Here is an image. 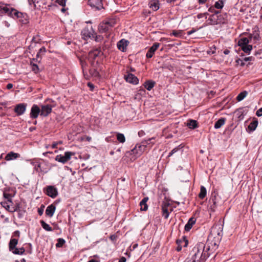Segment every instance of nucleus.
<instances>
[{
  "label": "nucleus",
  "mask_w": 262,
  "mask_h": 262,
  "mask_svg": "<svg viewBox=\"0 0 262 262\" xmlns=\"http://www.w3.org/2000/svg\"><path fill=\"white\" fill-rule=\"evenodd\" d=\"M209 247H206L203 243L197 244L192 249L191 260L193 262H205L209 256Z\"/></svg>",
  "instance_id": "1"
},
{
  "label": "nucleus",
  "mask_w": 262,
  "mask_h": 262,
  "mask_svg": "<svg viewBox=\"0 0 262 262\" xmlns=\"http://www.w3.org/2000/svg\"><path fill=\"white\" fill-rule=\"evenodd\" d=\"M154 139V137L148 138L147 140H144L142 141L139 144H137L136 146L137 149H138V150H139V154H142L143 152L145 150L148 145H149L150 144H151L152 145L154 144L155 143L152 141Z\"/></svg>",
  "instance_id": "2"
},
{
  "label": "nucleus",
  "mask_w": 262,
  "mask_h": 262,
  "mask_svg": "<svg viewBox=\"0 0 262 262\" xmlns=\"http://www.w3.org/2000/svg\"><path fill=\"white\" fill-rule=\"evenodd\" d=\"M43 191L47 195L52 198H55L58 195L57 189L53 186H47L43 189Z\"/></svg>",
  "instance_id": "3"
},
{
  "label": "nucleus",
  "mask_w": 262,
  "mask_h": 262,
  "mask_svg": "<svg viewBox=\"0 0 262 262\" xmlns=\"http://www.w3.org/2000/svg\"><path fill=\"white\" fill-rule=\"evenodd\" d=\"M113 26V21H107L101 23L98 26V30L100 33L107 32Z\"/></svg>",
  "instance_id": "4"
},
{
  "label": "nucleus",
  "mask_w": 262,
  "mask_h": 262,
  "mask_svg": "<svg viewBox=\"0 0 262 262\" xmlns=\"http://www.w3.org/2000/svg\"><path fill=\"white\" fill-rule=\"evenodd\" d=\"M88 5L94 10L103 9L102 0H89Z\"/></svg>",
  "instance_id": "5"
},
{
  "label": "nucleus",
  "mask_w": 262,
  "mask_h": 262,
  "mask_svg": "<svg viewBox=\"0 0 262 262\" xmlns=\"http://www.w3.org/2000/svg\"><path fill=\"white\" fill-rule=\"evenodd\" d=\"M81 35L85 40L88 38H92V37L94 36L95 31L92 27H90V28L86 27L82 30Z\"/></svg>",
  "instance_id": "6"
},
{
  "label": "nucleus",
  "mask_w": 262,
  "mask_h": 262,
  "mask_svg": "<svg viewBox=\"0 0 262 262\" xmlns=\"http://www.w3.org/2000/svg\"><path fill=\"white\" fill-rule=\"evenodd\" d=\"M210 233L214 237L216 235L221 236L223 234V225L217 224L213 226L211 229Z\"/></svg>",
  "instance_id": "7"
},
{
  "label": "nucleus",
  "mask_w": 262,
  "mask_h": 262,
  "mask_svg": "<svg viewBox=\"0 0 262 262\" xmlns=\"http://www.w3.org/2000/svg\"><path fill=\"white\" fill-rule=\"evenodd\" d=\"M27 104L19 103L17 104L14 109V112L16 113L17 116H20L24 114L26 110Z\"/></svg>",
  "instance_id": "8"
},
{
  "label": "nucleus",
  "mask_w": 262,
  "mask_h": 262,
  "mask_svg": "<svg viewBox=\"0 0 262 262\" xmlns=\"http://www.w3.org/2000/svg\"><path fill=\"white\" fill-rule=\"evenodd\" d=\"M40 115V108L36 104H33L31 107L30 116L32 119H36Z\"/></svg>",
  "instance_id": "9"
},
{
  "label": "nucleus",
  "mask_w": 262,
  "mask_h": 262,
  "mask_svg": "<svg viewBox=\"0 0 262 262\" xmlns=\"http://www.w3.org/2000/svg\"><path fill=\"white\" fill-rule=\"evenodd\" d=\"M52 112V106L50 104L42 105L40 108V116L47 117Z\"/></svg>",
  "instance_id": "10"
},
{
  "label": "nucleus",
  "mask_w": 262,
  "mask_h": 262,
  "mask_svg": "<svg viewBox=\"0 0 262 262\" xmlns=\"http://www.w3.org/2000/svg\"><path fill=\"white\" fill-rule=\"evenodd\" d=\"M125 79L127 82L133 84H137L139 83L138 78L132 73H129L125 75Z\"/></svg>",
  "instance_id": "11"
},
{
  "label": "nucleus",
  "mask_w": 262,
  "mask_h": 262,
  "mask_svg": "<svg viewBox=\"0 0 262 262\" xmlns=\"http://www.w3.org/2000/svg\"><path fill=\"white\" fill-rule=\"evenodd\" d=\"M188 244V240L186 237H183L182 239H178L177 241V247L176 250L178 251H180L182 250V247H187Z\"/></svg>",
  "instance_id": "12"
},
{
  "label": "nucleus",
  "mask_w": 262,
  "mask_h": 262,
  "mask_svg": "<svg viewBox=\"0 0 262 262\" xmlns=\"http://www.w3.org/2000/svg\"><path fill=\"white\" fill-rule=\"evenodd\" d=\"M160 43L158 42H155L153 44V45L149 49L148 51H147L146 57L148 58H151L155 51L157 50V49L159 47Z\"/></svg>",
  "instance_id": "13"
},
{
  "label": "nucleus",
  "mask_w": 262,
  "mask_h": 262,
  "mask_svg": "<svg viewBox=\"0 0 262 262\" xmlns=\"http://www.w3.org/2000/svg\"><path fill=\"white\" fill-rule=\"evenodd\" d=\"M129 42L125 39H122L117 43V47L119 50L122 52H124L126 50V47L128 46Z\"/></svg>",
  "instance_id": "14"
},
{
  "label": "nucleus",
  "mask_w": 262,
  "mask_h": 262,
  "mask_svg": "<svg viewBox=\"0 0 262 262\" xmlns=\"http://www.w3.org/2000/svg\"><path fill=\"white\" fill-rule=\"evenodd\" d=\"M139 150H138V149H137L136 146H135V147L133 149L127 152L126 154L129 155H133L132 157L130 158V160L132 161H134L138 157H139L142 155V154H139Z\"/></svg>",
  "instance_id": "15"
},
{
  "label": "nucleus",
  "mask_w": 262,
  "mask_h": 262,
  "mask_svg": "<svg viewBox=\"0 0 262 262\" xmlns=\"http://www.w3.org/2000/svg\"><path fill=\"white\" fill-rule=\"evenodd\" d=\"M208 21H209L208 24L211 25L219 24L217 12H215L214 14L211 15L209 16Z\"/></svg>",
  "instance_id": "16"
},
{
  "label": "nucleus",
  "mask_w": 262,
  "mask_h": 262,
  "mask_svg": "<svg viewBox=\"0 0 262 262\" xmlns=\"http://www.w3.org/2000/svg\"><path fill=\"white\" fill-rule=\"evenodd\" d=\"M20 155L13 151L9 152L5 157V159L6 161H9L16 159L20 157Z\"/></svg>",
  "instance_id": "17"
},
{
  "label": "nucleus",
  "mask_w": 262,
  "mask_h": 262,
  "mask_svg": "<svg viewBox=\"0 0 262 262\" xmlns=\"http://www.w3.org/2000/svg\"><path fill=\"white\" fill-rule=\"evenodd\" d=\"M218 15V21L220 24H225L228 20V15L226 13H220L217 12Z\"/></svg>",
  "instance_id": "18"
},
{
  "label": "nucleus",
  "mask_w": 262,
  "mask_h": 262,
  "mask_svg": "<svg viewBox=\"0 0 262 262\" xmlns=\"http://www.w3.org/2000/svg\"><path fill=\"white\" fill-rule=\"evenodd\" d=\"M196 219L191 217L188 220L187 223L185 226V230L186 231H189L192 228V226L195 223Z\"/></svg>",
  "instance_id": "19"
},
{
  "label": "nucleus",
  "mask_w": 262,
  "mask_h": 262,
  "mask_svg": "<svg viewBox=\"0 0 262 262\" xmlns=\"http://www.w3.org/2000/svg\"><path fill=\"white\" fill-rule=\"evenodd\" d=\"M55 206L53 204H51L47 207L46 210V214L49 217H52L55 212Z\"/></svg>",
  "instance_id": "20"
},
{
  "label": "nucleus",
  "mask_w": 262,
  "mask_h": 262,
  "mask_svg": "<svg viewBox=\"0 0 262 262\" xmlns=\"http://www.w3.org/2000/svg\"><path fill=\"white\" fill-rule=\"evenodd\" d=\"M148 200V197L144 198L142 201L140 203V206L141 207V210L142 211H146L148 209V205L147 204V202Z\"/></svg>",
  "instance_id": "21"
},
{
  "label": "nucleus",
  "mask_w": 262,
  "mask_h": 262,
  "mask_svg": "<svg viewBox=\"0 0 262 262\" xmlns=\"http://www.w3.org/2000/svg\"><path fill=\"white\" fill-rule=\"evenodd\" d=\"M226 118H220L214 124V128L215 129H219L221 128L223 125L225 124L226 122Z\"/></svg>",
  "instance_id": "22"
},
{
  "label": "nucleus",
  "mask_w": 262,
  "mask_h": 262,
  "mask_svg": "<svg viewBox=\"0 0 262 262\" xmlns=\"http://www.w3.org/2000/svg\"><path fill=\"white\" fill-rule=\"evenodd\" d=\"M9 15L12 17L19 18L21 17L23 13L18 12L13 8H12Z\"/></svg>",
  "instance_id": "23"
},
{
  "label": "nucleus",
  "mask_w": 262,
  "mask_h": 262,
  "mask_svg": "<svg viewBox=\"0 0 262 262\" xmlns=\"http://www.w3.org/2000/svg\"><path fill=\"white\" fill-rule=\"evenodd\" d=\"M17 244H18V240L17 239H15V238L11 239V240L9 242V244L10 250L12 251L13 249L16 248V246L17 245Z\"/></svg>",
  "instance_id": "24"
},
{
  "label": "nucleus",
  "mask_w": 262,
  "mask_h": 262,
  "mask_svg": "<svg viewBox=\"0 0 262 262\" xmlns=\"http://www.w3.org/2000/svg\"><path fill=\"white\" fill-rule=\"evenodd\" d=\"M155 82L152 80H148L145 82L144 87L148 90L150 91L154 86Z\"/></svg>",
  "instance_id": "25"
},
{
  "label": "nucleus",
  "mask_w": 262,
  "mask_h": 262,
  "mask_svg": "<svg viewBox=\"0 0 262 262\" xmlns=\"http://www.w3.org/2000/svg\"><path fill=\"white\" fill-rule=\"evenodd\" d=\"M248 43H249V40L246 37L242 38L241 39H240L238 40V46H240L241 48L244 46H246L248 45Z\"/></svg>",
  "instance_id": "26"
},
{
  "label": "nucleus",
  "mask_w": 262,
  "mask_h": 262,
  "mask_svg": "<svg viewBox=\"0 0 262 262\" xmlns=\"http://www.w3.org/2000/svg\"><path fill=\"white\" fill-rule=\"evenodd\" d=\"M150 8L154 11H156L159 9L158 1L154 0L150 3Z\"/></svg>",
  "instance_id": "27"
},
{
  "label": "nucleus",
  "mask_w": 262,
  "mask_h": 262,
  "mask_svg": "<svg viewBox=\"0 0 262 262\" xmlns=\"http://www.w3.org/2000/svg\"><path fill=\"white\" fill-rule=\"evenodd\" d=\"M226 0H219L214 4V8L218 9H222L224 7Z\"/></svg>",
  "instance_id": "28"
},
{
  "label": "nucleus",
  "mask_w": 262,
  "mask_h": 262,
  "mask_svg": "<svg viewBox=\"0 0 262 262\" xmlns=\"http://www.w3.org/2000/svg\"><path fill=\"white\" fill-rule=\"evenodd\" d=\"M206 193L207 191L205 187L203 186H201L200 189V192L199 194V197L201 199H203L206 195Z\"/></svg>",
  "instance_id": "29"
},
{
  "label": "nucleus",
  "mask_w": 262,
  "mask_h": 262,
  "mask_svg": "<svg viewBox=\"0 0 262 262\" xmlns=\"http://www.w3.org/2000/svg\"><path fill=\"white\" fill-rule=\"evenodd\" d=\"M257 125H258V121L256 120H254L249 124V125H248V128L250 130L253 131L256 129Z\"/></svg>",
  "instance_id": "30"
},
{
  "label": "nucleus",
  "mask_w": 262,
  "mask_h": 262,
  "mask_svg": "<svg viewBox=\"0 0 262 262\" xmlns=\"http://www.w3.org/2000/svg\"><path fill=\"white\" fill-rule=\"evenodd\" d=\"M11 251L14 254L22 255L25 253V249L23 247L19 249L16 248Z\"/></svg>",
  "instance_id": "31"
},
{
  "label": "nucleus",
  "mask_w": 262,
  "mask_h": 262,
  "mask_svg": "<svg viewBox=\"0 0 262 262\" xmlns=\"http://www.w3.org/2000/svg\"><path fill=\"white\" fill-rule=\"evenodd\" d=\"M187 126L191 129H194L197 127V122L194 120H190L187 123Z\"/></svg>",
  "instance_id": "32"
},
{
  "label": "nucleus",
  "mask_w": 262,
  "mask_h": 262,
  "mask_svg": "<svg viewBox=\"0 0 262 262\" xmlns=\"http://www.w3.org/2000/svg\"><path fill=\"white\" fill-rule=\"evenodd\" d=\"M40 224H41L42 227L46 231H52V228L49 225L47 224L45 221H41Z\"/></svg>",
  "instance_id": "33"
},
{
  "label": "nucleus",
  "mask_w": 262,
  "mask_h": 262,
  "mask_svg": "<svg viewBox=\"0 0 262 262\" xmlns=\"http://www.w3.org/2000/svg\"><path fill=\"white\" fill-rule=\"evenodd\" d=\"M55 160L62 163H66V152L62 156L61 155H57L55 158Z\"/></svg>",
  "instance_id": "34"
},
{
  "label": "nucleus",
  "mask_w": 262,
  "mask_h": 262,
  "mask_svg": "<svg viewBox=\"0 0 262 262\" xmlns=\"http://www.w3.org/2000/svg\"><path fill=\"white\" fill-rule=\"evenodd\" d=\"M247 95V93L246 91L242 92L237 95L236 99L238 101H241L246 97Z\"/></svg>",
  "instance_id": "35"
},
{
  "label": "nucleus",
  "mask_w": 262,
  "mask_h": 262,
  "mask_svg": "<svg viewBox=\"0 0 262 262\" xmlns=\"http://www.w3.org/2000/svg\"><path fill=\"white\" fill-rule=\"evenodd\" d=\"M182 148L183 146H182V145H179L177 147H176L169 153L168 157H171L172 155H173L176 152H178L180 149H182Z\"/></svg>",
  "instance_id": "36"
},
{
  "label": "nucleus",
  "mask_w": 262,
  "mask_h": 262,
  "mask_svg": "<svg viewBox=\"0 0 262 262\" xmlns=\"http://www.w3.org/2000/svg\"><path fill=\"white\" fill-rule=\"evenodd\" d=\"M241 49L245 53L249 54L252 49V45H248L243 47Z\"/></svg>",
  "instance_id": "37"
},
{
  "label": "nucleus",
  "mask_w": 262,
  "mask_h": 262,
  "mask_svg": "<svg viewBox=\"0 0 262 262\" xmlns=\"http://www.w3.org/2000/svg\"><path fill=\"white\" fill-rule=\"evenodd\" d=\"M117 139L118 141L122 143H123L125 141V138L124 135L121 133H118L117 135Z\"/></svg>",
  "instance_id": "38"
},
{
  "label": "nucleus",
  "mask_w": 262,
  "mask_h": 262,
  "mask_svg": "<svg viewBox=\"0 0 262 262\" xmlns=\"http://www.w3.org/2000/svg\"><path fill=\"white\" fill-rule=\"evenodd\" d=\"M12 8L10 7L7 5H4L1 7V9L6 13H7L8 15L9 14Z\"/></svg>",
  "instance_id": "39"
},
{
  "label": "nucleus",
  "mask_w": 262,
  "mask_h": 262,
  "mask_svg": "<svg viewBox=\"0 0 262 262\" xmlns=\"http://www.w3.org/2000/svg\"><path fill=\"white\" fill-rule=\"evenodd\" d=\"M163 216L165 219H167L169 216V212L167 209L165 207H162Z\"/></svg>",
  "instance_id": "40"
},
{
  "label": "nucleus",
  "mask_w": 262,
  "mask_h": 262,
  "mask_svg": "<svg viewBox=\"0 0 262 262\" xmlns=\"http://www.w3.org/2000/svg\"><path fill=\"white\" fill-rule=\"evenodd\" d=\"M98 52L97 51L90 52L89 54V58H95L98 56Z\"/></svg>",
  "instance_id": "41"
},
{
  "label": "nucleus",
  "mask_w": 262,
  "mask_h": 262,
  "mask_svg": "<svg viewBox=\"0 0 262 262\" xmlns=\"http://www.w3.org/2000/svg\"><path fill=\"white\" fill-rule=\"evenodd\" d=\"M7 201H3L1 203V205L5 208L7 210H11L9 205H8Z\"/></svg>",
  "instance_id": "42"
},
{
  "label": "nucleus",
  "mask_w": 262,
  "mask_h": 262,
  "mask_svg": "<svg viewBox=\"0 0 262 262\" xmlns=\"http://www.w3.org/2000/svg\"><path fill=\"white\" fill-rule=\"evenodd\" d=\"M65 243V241L63 238H58V242L56 244V247H62L64 244Z\"/></svg>",
  "instance_id": "43"
},
{
  "label": "nucleus",
  "mask_w": 262,
  "mask_h": 262,
  "mask_svg": "<svg viewBox=\"0 0 262 262\" xmlns=\"http://www.w3.org/2000/svg\"><path fill=\"white\" fill-rule=\"evenodd\" d=\"M3 196L5 198V199L7 200V202L12 203V198L11 195L9 193L4 192Z\"/></svg>",
  "instance_id": "44"
},
{
  "label": "nucleus",
  "mask_w": 262,
  "mask_h": 262,
  "mask_svg": "<svg viewBox=\"0 0 262 262\" xmlns=\"http://www.w3.org/2000/svg\"><path fill=\"white\" fill-rule=\"evenodd\" d=\"M73 132L72 133L73 135H76L77 134L79 133L80 132V129L78 127V126L74 125L73 128Z\"/></svg>",
  "instance_id": "45"
},
{
  "label": "nucleus",
  "mask_w": 262,
  "mask_h": 262,
  "mask_svg": "<svg viewBox=\"0 0 262 262\" xmlns=\"http://www.w3.org/2000/svg\"><path fill=\"white\" fill-rule=\"evenodd\" d=\"M69 80L70 82L74 83L75 81V78L74 75L72 73H69Z\"/></svg>",
  "instance_id": "46"
},
{
  "label": "nucleus",
  "mask_w": 262,
  "mask_h": 262,
  "mask_svg": "<svg viewBox=\"0 0 262 262\" xmlns=\"http://www.w3.org/2000/svg\"><path fill=\"white\" fill-rule=\"evenodd\" d=\"M94 36V37H92V38L95 39V40L97 42L101 41L103 39V37L102 36H101V35L97 36L95 32V35Z\"/></svg>",
  "instance_id": "47"
},
{
  "label": "nucleus",
  "mask_w": 262,
  "mask_h": 262,
  "mask_svg": "<svg viewBox=\"0 0 262 262\" xmlns=\"http://www.w3.org/2000/svg\"><path fill=\"white\" fill-rule=\"evenodd\" d=\"M208 15V14L207 12L203 13H199L197 15V17L198 19H201L203 17H204L205 19H206Z\"/></svg>",
  "instance_id": "48"
},
{
  "label": "nucleus",
  "mask_w": 262,
  "mask_h": 262,
  "mask_svg": "<svg viewBox=\"0 0 262 262\" xmlns=\"http://www.w3.org/2000/svg\"><path fill=\"white\" fill-rule=\"evenodd\" d=\"M20 206L19 204H17L14 207H12L10 212H14L18 211L19 209Z\"/></svg>",
  "instance_id": "49"
},
{
  "label": "nucleus",
  "mask_w": 262,
  "mask_h": 262,
  "mask_svg": "<svg viewBox=\"0 0 262 262\" xmlns=\"http://www.w3.org/2000/svg\"><path fill=\"white\" fill-rule=\"evenodd\" d=\"M32 70L35 73H37L39 71V68H38V66L35 63H33L32 64Z\"/></svg>",
  "instance_id": "50"
},
{
  "label": "nucleus",
  "mask_w": 262,
  "mask_h": 262,
  "mask_svg": "<svg viewBox=\"0 0 262 262\" xmlns=\"http://www.w3.org/2000/svg\"><path fill=\"white\" fill-rule=\"evenodd\" d=\"M170 35L176 37H179L181 35V32L179 31H173Z\"/></svg>",
  "instance_id": "51"
},
{
  "label": "nucleus",
  "mask_w": 262,
  "mask_h": 262,
  "mask_svg": "<svg viewBox=\"0 0 262 262\" xmlns=\"http://www.w3.org/2000/svg\"><path fill=\"white\" fill-rule=\"evenodd\" d=\"M45 208V205H41L40 208L38 209V213L40 215H41L43 214Z\"/></svg>",
  "instance_id": "52"
},
{
  "label": "nucleus",
  "mask_w": 262,
  "mask_h": 262,
  "mask_svg": "<svg viewBox=\"0 0 262 262\" xmlns=\"http://www.w3.org/2000/svg\"><path fill=\"white\" fill-rule=\"evenodd\" d=\"M216 50V48L213 46L212 48H210V49L207 51L208 54H213L215 53Z\"/></svg>",
  "instance_id": "53"
},
{
  "label": "nucleus",
  "mask_w": 262,
  "mask_h": 262,
  "mask_svg": "<svg viewBox=\"0 0 262 262\" xmlns=\"http://www.w3.org/2000/svg\"><path fill=\"white\" fill-rule=\"evenodd\" d=\"M56 2L61 6L66 5V0H56Z\"/></svg>",
  "instance_id": "54"
},
{
  "label": "nucleus",
  "mask_w": 262,
  "mask_h": 262,
  "mask_svg": "<svg viewBox=\"0 0 262 262\" xmlns=\"http://www.w3.org/2000/svg\"><path fill=\"white\" fill-rule=\"evenodd\" d=\"M88 86L90 88V91H91L92 92L94 91L95 85L93 83H92L91 82H88Z\"/></svg>",
  "instance_id": "55"
},
{
  "label": "nucleus",
  "mask_w": 262,
  "mask_h": 262,
  "mask_svg": "<svg viewBox=\"0 0 262 262\" xmlns=\"http://www.w3.org/2000/svg\"><path fill=\"white\" fill-rule=\"evenodd\" d=\"M256 115L258 116V117H260L262 116V107L259 108L257 111H256Z\"/></svg>",
  "instance_id": "56"
},
{
  "label": "nucleus",
  "mask_w": 262,
  "mask_h": 262,
  "mask_svg": "<svg viewBox=\"0 0 262 262\" xmlns=\"http://www.w3.org/2000/svg\"><path fill=\"white\" fill-rule=\"evenodd\" d=\"M46 51V49L45 48H41L40 50H39V52L37 53V57H39V54H40L41 53H45Z\"/></svg>",
  "instance_id": "57"
},
{
  "label": "nucleus",
  "mask_w": 262,
  "mask_h": 262,
  "mask_svg": "<svg viewBox=\"0 0 262 262\" xmlns=\"http://www.w3.org/2000/svg\"><path fill=\"white\" fill-rule=\"evenodd\" d=\"M72 155H74V154L71 152H67V161L71 158Z\"/></svg>",
  "instance_id": "58"
},
{
  "label": "nucleus",
  "mask_w": 262,
  "mask_h": 262,
  "mask_svg": "<svg viewBox=\"0 0 262 262\" xmlns=\"http://www.w3.org/2000/svg\"><path fill=\"white\" fill-rule=\"evenodd\" d=\"M145 132L143 130H140L138 132V135L139 137H141L145 135Z\"/></svg>",
  "instance_id": "59"
},
{
  "label": "nucleus",
  "mask_w": 262,
  "mask_h": 262,
  "mask_svg": "<svg viewBox=\"0 0 262 262\" xmlns=\"http://www.w3.org/2000/svg\"><path fill=\"white\" fill-rule=\"evenodd\" d=\"M208 11L210 12H212V13H214L215 12L214 11V8L213 7H210L209 9H208Z\"/></svg>",
  "instance_id": "60"
},
{
  "label": "nucleus",
  "mask_w": 262,
  "mask_h": 262,
  "mask_svg": "<svg viewBox=\"0 0 262 262\" xmlns=\"http://www.w3.org/2000/svg\"><path fill=\"white\" fill-rule=\"evenodd\" d=\"M41 164L40 163H37L36 165H35V167H36V168H40V170L41 171Z\"/></svg>",
  "instance_id": "61"
},
{
  "label": "nucleus",
  "mask_w": 262,
  "mask_h": 262,
  "mask_svg": "<svg viewBox=\"0 0 262 262\" xmlns=\"http://www.w3.org/2000/svg\"><path fill=\"white\" fill-rule=\"evenodd\" d=\"M126 261V258L124 257H122L119 259V262H125Z\"/></svg>",
  "instance_id": "62"
},
{
  "label": "nucleus",
  "mask_w": 262,
  "mask_h": 262,
  "mask_svg": "<svg viewBox=\"0 0 262 262\" xmlns=\"http://www.w3.org/2000/svg\"><path fill=\"white\" fill-rule=\"evenodd\" d=\"M13 88V84L12 83H8L7 85V88L8 89H11V88Z\"/></svg>",
  "instance_id": "63"
},
{
  "label": "nucleus",
  "mask_w": 262,
  "mask_h": 262,
  "mask_svg": "<svg viewBox=\"0 0 262 262\" xmlns=\"http://www.w3.org/2000/svg\"><path fill=\"white\" fill-rule=\"evenodd\" d=\"M196 31L194 29H192L189 31L188 32V35H191L193 33L195 32Z\"/></svg>",
  "instance_id": "64"
}]
</instances>
